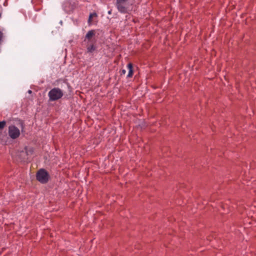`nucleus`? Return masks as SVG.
I'll return each mask as SVG.
<instances>
[{
    "instance_id": "6",
    "label": "nucleus",
    "mask_w": 256,
    "mask_h": 256,
    "mask_svg": "<svg viewBox=\"0 0 256 256\" xmlns=\"http://www.w3.org/2000/svg\"><path fill=\"white\" fill-rule=\"evenodd\" d=\"M28 151L26 150H22V152H20L18 156H20L22 160L24 161L28 159Z\"/></svg>"
},
{
    "instance_id": "13",
    "label": "nucleus",
    "mask_w": 256,
    "mask_h": 256,
    "mask_svg": "<svg viewBox=\"0 0 256 256\" xmlns=\"http://www.w3.org/2000/svg\"><path fill=\"white\" fill-rule=\"evenodd\" d=\"M28 92L29 94H31V93H32V90H29L28 91Z\"/></svg>"
},
{
    "instance_id": "5",
    "label": "nucleus",
    "mask_w": 256,
    "mask_h": 256,
    "mask_svg": "<svg viewBox=\"0 0 256 256\" xmlns=\"http://www.w3.org/2000/svg\"><path fill=\"white\" fill-rule=\"evenodd\" d=\"M98 17V15L96 12L92 13L89 16V18L88 20V23L89 24H92L95 23L96 22V18Z\"/></svg>"
},
{
    "instance_id": "15",
    "label": "nucleus",
    "mask_w": 256,
    "mask_h": 256,
    "mask_svg": "<svg viewBox=\"0 0 256 256\" xmlns=\"http://www.w3.org/2000/svg\"><path fill=\"white\" fill-rule=\"evenodd\" d=\"M252 224V222H248V224Z\"/></svg>"
},
{
    "instance_id": "14",
    "label": "nucleus",
    "mask_w": 256,
    "mask_h": 256,
    "mask_svg": "<svg viewBox=\"0 0 256 256\" xmlns=\"http://www.w3.org/2000/svg\"><path fill=\"white\" fill-rule=\"evenodd\" d=\"M122 72H123L124 74H125V72H126V70H122Z\"/></svg>"
},
{
    "instance_id": "9",
    "label": "nucleus",
    "mask_w": 256,
    "mask_h": 256,
    "mask_svg": "<svg viewBox=\"0 0 256 256\" xmlns=\"http://www.w3.org/2000/svg\"><path fill=\"white\" fill-rule=\"evenodd\" d=\"M88 52H92L95 50V48L93 44L90 45L87 48Z\"/></svg>"
},
{
    "instance_id": "11",
    "label": "nucleus",
    "mask_w": 256,
    "mask_h": 256,
    "mask_svg": "<svg viewBox=\"0 0 256 256\" xmlns=\"http://www.w3.org/2000/svg\"><path fill=\"white\" fill-rule=\"evenodd\" d=\"M6 125V122L5 121L0 122V130H2Z\"/></svg>"
},
{
    "instance_id": "1",
    "label": "nucleus",
    "mask_w": 256,
    "mask_h": 256,
    "mask_svg": "<svg viewBox=\"0 0 256 256\" xmlns=\"http://www.w3.org/2000/svg\"><path fill=\"white\" fill-rule=\"evenodd\" d=\"M64 92L58 88H52L48 93L50 102L56 101L64 96Z\"/></svg>"
},
{
    "instance_id": "2",
    "label": "nucleus",
    "mask_w": 256,
    "mask_h": 256,
    "mask_svg": "<svg viewBox=\"0 0 256 256\" xmlns=\"http://www.w3.org/2000/svg\"><path fill=\"white\" fill-rule=\"evenodd\" d=\"M48 174L44 169H40L36 174V179L41 183H46L48 180Z\"/></svg>"
},
{
    "instance_id": "3",
    "label": "nucleus",
    "mask_w": 256,
    "mask_h": 256,
    "mask_svg": "<svg viewBox=\"0 0 256 256\" xmlns=\"http://www.w3.org/2000/svg\"><path fill=\"white\" fill-rule=\"evenodd\" d=\"M8 135L12 139H16L20 136V130L16 126H10L8 127Z\"/></svg>"
},
{
    "instance_id": "10",
    "label": "nucleus",
    "mask_w": 256,
    "mask_h": 256,
    "mask_svg": "<svg viewBox=\"0 0 256 256\" xmlns=\"http://www.w3.org/2000/svg\"><path fill=\"white\" fill-rule=\"evenodd\" d=\"M220 210V212L222 214H225L228 213L229 212V210L228 209L226 210L224 206H222L221 210Z\"/></svg>"
},
{
    "instance_id": "7",
    "label": "nucleus",
    "mask_w": 256,
    "mask_h": 256,
    "mask_svg": "<svg viewBox=\"0 0 256 256\" xmlns=\"http://www.w3.org/2000/svg\"><path fill=\"white\" fill-rule=\"evenodd\" d=\"M95 35V30H91L88 32L86 36V39H88V40H90L91 38Z\"/></svg>"
},
{
    "instance_id": "8",
    "label": "nucleus",
    "mask_w": 256,
    "mask_h": 256,
    "mask_svg": "<svg viewBox=\"0 0 256 256\" xmlns=\"http://www.w3.org/2000/svg\"><path fill=\"white\" fill-rule=\"evenodd\" d=\"M127 68L128 70V73L127 76L128 77H132L133 74V70H132V64L129 63L128 66Z\"/></svg>"
},
{
    "instance_id": "12",
    "label": "nucleus",
    "mask_w": 256,
    "mask_h": 256,
    "mask_svg": "<svg viewBox=\"0 0 256 256\" xmlns=\"http://www.w3.org/2000/svg\"><path fill=\"white\" fill-rule=\"evenodd\" d=\"M111 12H112V10H109L108 12V14H111Z\"/></svg>"
},
{
    "instance_id": "4",
    "label": "nucleus",
    "mask_w": 256,
    "mask_h": 256,
    "mask_svg": "<svg viewBox=\"0 0 256 256\" xmlns=\"http://www.w3.org/2000/svg\"><path fill=\"white\" fill-rule=\"evenodd\" d=\"M128 0H117L116 6L118 9L121 12H126L127 9V2Z\"/></svg>"
}]
</instances>
